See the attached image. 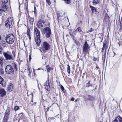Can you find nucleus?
Masks as SVG:
<instances>
[{"instance_id": "obj_22", "label": "nucleus", "mask_w": 122, "mask_h": 122, "mask_svg": "<svg viewBox=\"0 0 122 122\" xmlns=\"http://www.w3.org/2000/svg\"><path fill=\"white\" fill-rule=\"evenodd\" d=\"M5 4H4V5H2V8L3 9V10L4 11L6 10L7 9V7L6 6Z\"/></svg>"}, {"instance_id": "obj_27", "label": "nucleus", "mask_w": 122, "mask_h": 122, "mask_svg": "<svg viewBox=\"0 0 122 122\" xmlns=\"http://www.w3.org/2000/svg\"><path fill=\"white\" fill-rule=\"evenodd\" d=\"M67 72L68 74H70V66L69 65H67Z\"/></svg>"}, {"instance_id": "obj_14", "label": "nucleus", "mask_w": 122, "mask_h": 122, "mask_svg": "<svg viewBox=\"0 0 122 122\" xmlns=\"http://www.w3.org/2000/svg\"><path fill=\"white\" fill-rule=\"evenodd\" d=\"M6 95V92L4 89H0V96L3 97Z\"/></svg>"}, {"instance_id": "obj_8", "label": "nucleus", "mask_w": 122, "mask_h": 122, "mask_svg": "<svg viewBox=\"0 0 122 122\" xmlns=\"http://www.w3.org/2000/svg\"><path fill=\"white\" fill-rule=\"evenodd\" d=\"M106 44H104L103 45V46L102 48V52H103L102 59L105 60V59L106 52Z\"/></svg>"}, {"instance_id": "obj_13", "label": "nucleus", "mask_w": 122, "mask_h": 122, "mask_svg": "<svg viewBox=\"0 0 122 122\" xmlns=\"http://www.w3.org/2000/svg\"><path fill=\"white\" fill-rule=\"evenodd\" d=\"M95 98L94 97L90 95H88L87 98L85 99V100H89L91 102H93L95 100Z\"/></svg>"}, {"instance_id": "obj_17", "label": "nucleus", "mask_w": 122, "mask_h": 122, "mask_svg": "<svg viewBox=\"0 0 122 122\" xmlns=\"http://www.w3.org/2000/svg\"><path fill=\"white\" fill-rule=\"evenodd\" d=\"M77 32V30H75L72 33H70V35L71 38L73 39V40H74V36L75 35Z\"/></svg>"}, {"instance_id": "obj_40", "label": "nucleus", "mask_w": 122, "mask_h": 122, "mask_svg": "<svg viewBox=\"0 0 122 122\" xmlns=\"http://www.w3.org/2000/svg\"><path fill=\"white\" fill-rule=\"evenodd\" d=\"M2 48L0 46V54H1L2 53Z\"/></svg>"}, {"instance_id": "obj_51", "label": "nucleus", "mask_w": 122, "mask_h": 122, "mask_svg": "<svg viewBox=\"0 0 122 122\" xmlns=\"http://www.w3.org/2000/svg\"><path fill=\"white\" fill-rule=\"evenodd\" d=\"M34 13L35 14H36V11H34Z\"/></svg>"}, {"instance_id": "obj_46", "label": "nucleus", "mask_w": 122, "mask_h": 122, "mask_svg": "<svg viewBox=\"0 0 122 122\" xmlns=\"http://www.w3.org/2000/svg\"><path fill=\"white\" fill-rule=\"evenodd\" d=\"M34 11H36V8L35 6H34Z\"/></svg>"}, {"instance_id": "obj_15", "label": "nucleus", "mask_w": 122, "mask_h": 122, "mask_svg": "<svg viewBox=\"0 0 122 122\" xmlns=\"http://www.w3.org/2000/svg\"><path fill=\"white\" fill-rule=\"evenodd\" d=\"M40 37L38 38L37 37L36 38L35 37V41L36 42L37 45L39 46L40 45L41 41L40 40Z\"/></svg>"}, {"instance_id": "obj_37", "label": "nucleus", "mask_w": 122, "mask_h": 122, "mask_svg": "<svg viewBox=\"0 0 122 122\" xmlns=\"http://www.w3.org/2000/svg\"><path fill=\"white\" fill-rule=\"evenodd\" d=\"M90 81H89L88 82V83H87L86 84V86L87 87H89L90 86Z\"/></svg>"}, {"instance_id": "obj_20", "label": "nucleus", "mask_w": 122, "mask_h": 122, "mask_svg": "<svg viewBox=\"0 0 122 122\" xmlns=\"http://www.w3.org/2000/svg\"><path fill=\"white\" fill-rule=\"evenodd\" d=\"M100 0H94L93 1L92 3L94 5L98 4L100 3Z\"/></svg>"}, {"instance_id": "obj_44", "label": "nucleus", "mask_w": 122, "mask_h": 122, "mask_svg": "<svg viewBox=\"0 0 122 122\" xmlns=\"http://www.w3.org/2000/svg\"><path fill=\"white\" fill-rule=\"evenodd\" d=\"M93 60L94 61H96L97 60V58L95 57H94L93 58Z\"/></svg>"}, {"instance_id": "obj_35", "label": "nucleus", "mask_w": 122, "mask_h": 122, "mask_svg": "<svg viewBox=\"0 0 122 122\" xmlns=\"http://www.w3.org/2000/svg\"><path fill=\"white\" fill-rule=\"evenodd\" d=\"M60 87L62 91L63 92H65V89L63 86L62 85H61Z\"/></svg>"}, {"instance_id": "obj_42", "label": "nucleus", "mask_w": 122, "mask_h": 122, "mask_svg": "<svg viewBox=\"0 0 122 122\" xmlns=\"http://www.w3.org/2000/svg\"><path fill=\"white\" fill-rule=\"evenodd\" d=\"M31 55H30L29 56V61H31Z\"/></svg>"}, {"instance_id": "obj_19", "label": "nucleus", "mask_w": 122, "mask_h": 122, "mask_svg": "<svg viewBox=\"0 0 122 122\" xmlns=\"http://www.w3.org/2000/svg\"><path fill=\"white\" fill-rule=\"evenodd\" d=\"M5 60L3 57H1L0 58V64L2 66L3 64L5 62Z\"/></svg>"}, {"instance_id": "obj_56", "label": "nucleus", "mask_w": 122, "mask_h": 122, "mask_svg": "<svg viewBox=\"0 0 122 122\" xmlns=\"http://www.w3.org/2000/svg\"><path fill=\"white\" fill-rule=\"evenodd\" d=\"M67 19H68V18H67Z\"/></svg>"}, {"instance_id": "obj_38", "label": "nucleus", "mask_w": 122, "mask_h": 122, "mask_svg": "<svg viewBox=\"0 0 122 122\" xmlns=\"http://www.w3.org/2000/svg\"><path fill=\"white\" fill-rule=\"evenodd\" d=\"M28 75L30 77H31V73L30 70H28Z\"/></svg>"}, {"instance_id": "obj_29", "label": "nucleus", "mask_w": 122, "mask_h": 122, "mask_svg": "<svg viewBox=\"0 0 122 122\" xmlns=\"http://www.w3.org/2000/svg\"><path fill=\"white\" fill-rule=\"evenodd\" d=\"M20 109L19 107L17 106H15L14 108V110L15 111H17Z\"/></svg>"}, {"instance_id": "obj_47", "label": "nucleus", "mask_w": 122, "mask_h": 122, "mask_svg": "<svg viewBox=\"0 0 122 122\" xmlns=\"http://www.w3.org/2000/svg\"><path fill=\"white\" fill-rule=\"evenodd\" d=\"M113 54L114 55L112 56V57H114V56H115V53L114 52H113Z\"/></svg>"}, {"instance_id": "obj_5", "label": "nucleus", "mask_w": 122, "mask_h": 122, "mask_svg": "<svg viewBox=\"0 0 122 122\" xmlns=\"http://www.w3.org/2000/svg\"><path fill=\"white\" fill-rule=\"evenodd\" d=\"M50 49V45L49 44L46 42H43L42 46L41 49L44 53L47 52V51L49 50Z\"/></svg>"}, {"instance_id": "obj_12", "label": "nucleus", "mask_w": 122, "mask_h": 122, "mask_svg": "<svg viewBox=\"0 0 122 122\" xmlns=\"http://www.w3.org/2000/svg\"><path fill=\"white\" fill-rule=\"evenodd\" d=\"M0 84L2 85V86L5 87L6 86V83L5 81L0 76Z\"/></svg>"}, {"instance_id": "obj_52", "label": "nucleus", "mask_w": 122, "mask_h": 122, "mask_svg": "<svg viewBox=\"0 0 122 122\" xmlns=\"http://www.w3.org/2000/svg\"><path fill=\"white\" fill-rule=\"evenodd\" d=\"M54 2L55 3L56 2V1L55 0H54Z\"/></svg>"}, {"instance_id": "obj_50", "label": "nucleus", "mask_w": 122, "mask_h": 122, "mask_svg": "<svg viewBox=\"0 0 122 122\" xmlns=\"http://www.w3.org/2000/svg\"><path fill=\"white\" fill-rule=\"evenodd\" d=\"M116 122V121H115V120H114L113 121V122Z\"/></svg>"}, {"instance_id": "obj_34", "label": "nucleus", "mask_w": 122, "mask_h": 122, "mask_svg": "<svg viewBox=\"0 0 122 122\" xmlns=\"http://www.w3.org/2000/svg\"><path fill=\"white\" fill-rule=\"evenodd\" d=\"M2 3L4 4H5L8 2V0H1Z\"/></svg>"}, {"instance_id": "obj_21", "label": "nucleus", "mask_w": 122, "mask_h": 122, "mask_svg": "<svg viewBox=\"0 0 122 122\" xmlns=\"http://www.w3.org/2000/svg\"><path fill=\"white\" fill-rule=\"evenodd\" d=\"M90 7L93 13L96 12V9L95 7L91 5L90 6Z\"/></svg>"}, {"instance_id": "obj_43", "label": "nucleus", "mask_w": 122, "mask_h": 122, "mask_svg": "<svg viewBox=\"0 0 122 122\" xmlns=\"http://www.w3.org/2000/svg\"><path fill=\"white\" fill-rule=\"evenodd\" d=\"M92 31H93L92 29V28H91L89 30V32H92Z\"/></svg>"}, {"instance_id": "obj_36", "label": "nucleus", "mask_w": 122, "mask_h": 122, "mask_svg": "<svg viewBox=\"0 0 122 122\" xmlns=\"http://www.w3.org/2000/svg\"><path fill=\"white\" fill-rule=\"evenodd\" d=\"M46 2L49 5L51 4V2L50 0H46Z\"/></svg>"}, {"instance_id": "obj_4", "label": "nucleus", "mask_w": 122, "mask_h": 122, "mask_svg": "<svg viewBox=\"0 0 122 122\" xmlns=\"http://www.w3.org/2000/svg\"><path fill=\"white\" fill-rule=\"evenodd\" d=\"M5 71L7 74L13 75L14 72V70L12 66L10 65H7L5 68Z\"/></svg>"}, {"instance_id": "obj_7", "label": "nucleus", "mask_w": 122, "mask_h": 122, "mask_svg": "<svg viewBox=\"0 0 122 122\" xmlns=\"http://www.w3.org/2000/svg\"><path fill=\"white\" fill-rule=\"evenodd\" d=\"M43 33L46 34V36L47 38H49L51 34V30L48 27H46L44 29Z\"/></svg>"}, {"instance_id": "obj_24", "label": "nucleus", "mask_w": 122, "mask_h": 122, "mask_svg": "<svg viewBox=\"0 0 122 122\" xmlns=\"http://www.w3.org/2000/svg\"><path fill=\"white\" fill-rule=\"evenodd\" d=\"M10 109L8 108L6 109L5 114L9 115L10 114Z\"/></svg>"}, {"instance_id": "obj_6", "label": "nucleus", "mask_w": 122, "mask_h": 122, "mask_svg": "<svg viewBox=\"0 0 122 122\" xmlns=\"http://www.w3.org/2000/svg\"><path fill=\"white\" fill-rule=\"evenodd\" d=\"M82 49L83 53L84 54H86L89 52L90 47L86 41H85L84 44L82 47Z\"/></svg>"}, {"instance_id": "obj_16", "label": "nucleus", "mask_w": 122, "mask_h": 122, "mask_svg": "<svg viewBox=\"0 0 122 122\" xmlns=\"http://www.w3.org/2000/svg\"><path fill=\"white\" fill-rule=\"evenodd\" d=\"M14 85L12 83H10L8 86V89L9 91H11L13 90Z\"/></svg>"}, {"instance_id": "obj_1", "label": "nucleus", "mask_w": 122, "mask_h": 122, "mask_svg": "<svg viewBox=\"0 0 122 122\" xmlns=\"http://www.w3.org/2000/svg\"><path fill=\"white\" fill-rule=\"evenodd\" d=\"M14 56L10 52L7 51L6 52H3V54L5 58V60H13V59L15 57V53H13V51L12 52Z\"/></svg>"}, {"instance_id": "obj_45", "label": "nucleus", "mask_w": 122, "mask_h": 122, "mask_svg": "<svg viewBox=\"0 0 122 122\" xmlns=\"http://www.w3.org/2000/svg\"><path fill=\"white\" fill-rule=\"evenodd\" d=\"M71 101H74V99L73 98H71Z\"/></svg>"}, {"instance_id": "obj_41", "label": "nucleus", "mask_w": 122, "mask_h": 122, "mask_svg": "<svg viewBox=\"0 0 122 122\" xmlns=\"http://www.w3.org/2000/svg\"><path fill=\"white\" fill-rule=\"evenodd\" d=\"M9 115L5 114L4 117H7L9 118Z\"/></svg>"}, {"instance_id": "obj_2", "label": "nucleus", "mask_w": 122, "mask_h": 122, "mask_svg": "<svg viewBox=\"0 0 122 122\" xmlns=\"http://www.w3.org/2000/svg\"><path fill=\"white\" fill-rule=\"evenodd\" d=\"M5 40L8 43L12 44L13 43L15 40L14 36L11 34L8 35L6 37Z\"/></svg>"}, {"instance_id": "obj_30", "label": "nucleus", "mask_w": 122, "mask_h": 122, "mask_svg": "<svg viewBox=\"0 0 122 122\" xmlns=\"http://www.w3.org/2000/svg\"><path fill=\"white\" fill-rule=\"evenodd\" d=\"M65 3L67 4H69L71 3V0H65Z\"/></svg>"}, {"instance_id": "obj_31", "label": "nucleus", "mask_w": 122, "mask_h": 122, "mask_svg": "<svg viewBox=\"0 0 122 122\" xmlns=\"http://www.w3.org/2000/svg\"><path fill=\"white\" fill-rule=\"evenodd\" d=\"M27 34L28 36H30V30L29 29H28L27 30Z\"/></svg>"}, {"instance_id": "obj_33", "label": "nucleus", "mask_w": 122, "mask_h": 122, "mask_svg": "<svg viewBox=\"0 0 122 122\" xmlns=\"http://www.w3.org/2000/svg\"><path fill=\"white\" fill-rule=\"evenodd\" d=\"M4 71L2 68H0V73L1 74H4Z\"/></svg>"}, {"instance_id": "obj_26", "label": "nucleus", "mask_w": 122, "mask_h": 122, "mask_svg": "<svg viewBox=\"0 0 122 122\" xmlns=\"http://www.w3.org/2000/svg\"><path fill=\"white\" fill-rule=\"evenodd\" d=\"M5 11L3 9H0V15H3Z\"/></svg>"}, {"instance_id": "obj_23", "label": "nucleus", "mask_w": 122, "mask_h": 122, "mask_svg": "<svg viewBox=\"0 0 122 122\" xmlns=\"http://www.w3.org/2000/svg\"><path fill=\"white\" fill-rule=\"evenodd\" d=\"M34 20V19L33 18H31L30 20V24L33 25Z\"/></svg>"}, {"instance_id": "obj_32", "label": "nucleus", "mask_w": 122, "mask_h": 122, "mask_svg": "<svg viewBox=\"0 0 122 122\" xmlns=\"http://www.w3.org/2000/svg\"><path fill=\"white\" fill-rule=\"evenodd\" d=\"M8 118H9L7 117H4V119H3V121H4V122H7V121L8 119Z\"/></svg>"}, {"instance_id": "obj_28", "label": "nucleus", "mask_w": 122, "mask_h": 122, "mask_svg": "<svg viewBox=\"0 0 122 122\" xmlns=\"http://www.w3.org/2000/svg\"><path fill=\"white\" fill-rule=\"evenodd\" d=\"M46 67L47 69L48 72H50L51 70V68L50 67L49 65H47L46 66Z\"/></svg>"}, {"instance_id": "obj_53", "label": "nucleus", "mask_w": 122, "mask_h": 122, "mask_svg": "<svg viewBox=\"0 0 122 122\" xmlns=\"http://www.w3.org/2000/svg\"><path fill=\"white\" fill-rule=\"evenodd\" d=\"M65 13H64V15H65Z\"/></svg>"}, {"instance_id": "obj_3", "label": "nucleus", "mask_w": 122, "mask_h": 122, "mask_svg": "<svg viewBox=\"0 0 122 122\" xmlns=\"http://www.w3.org/2000/svg\"><path fill=\"white\" fill-rule=\"evenodd\" d=\"M13 24V19L11 17H10L7 19L5 22V26L8 28H11Z\"/></svg>"}, {"instance_id": "obj_55", "label": "nucleus", "mask_w": 122, "mask_h": 122, "mask_svg": "<svg viewBox=\"0 0 122 122\" xmlns=\"http://www.w3.org/2000/svg\"><path fill=\"white\" fill-rule=\"evenodd\" d=\"M33 72H34V74H35V72H34V71H33Z\"/></svg>"}, {"instance_id": "obj_9", "label": "nucleus", "mask_w": 122, "mask_h": 122, "mask_svg": "<svg viewBox=\"0 0 122 122\" xmlns=\"http://www.w3.org/2000/svg\"><path fill=\"white\" fill-rule=\"evenodd\" d=\"M44 86L46 90L48 91H50V87L48 77L45 83Z\"/></svg>"}, {"instance_id": "obj_49", "label": "nucleus", "mask_w": 122, "mask_h": 122, "mask_svg": "<svg viewBox=\"0 0 122 122\" xmlns=\"http://www.w3.org/2000/svg\"><path fill=\"white\" fill-rule=\"evenodd\" d=\"M33 98H32V99H31V101L32 102H33Z\"/></svg>"}, {"instance_id": "obj_25", "label": "nucleus", "mask_w": 122, "mask_h": 122, "mask_svg": "<svg viewBox=\"0 0 122 122\" xmlns=\"http://www.w3.org/2000/svg\"><path fill=\"white\" fill-rule=\"evenodd\" d=\"M13 66L14 68L15 69L16 71H17L18 68H17V66L16 64L15 63L13 64Z\"/></svg>"}, {"instance_id": "obj_10", "label": "nucleus", "mask_w": 122, "mask_h": 122, "mask_svg": "<svg viewBox=\"0 0 122 122\" xmlns=\"http://www.w3.org/2000/svg\"><path fill=\"white\" fill-rule=\"evenodd\" d=\"M44 23L45 22L43 20H39L38 21L37 26L39 28L42 27L43 26Z\"/></svg>"}, {"instance_id": "obj_54", "label": "nucleus", "mask_w": 122, "mask_h": 122, "mask_svg": "<svg viewBox=\"0 0 122 122\" xmlns=\"http://www.w3.org/2000/svg\"><path fill=\"white\" fill-rule=\"evenodd\" d=\"M43 56L42 57V59H43Z\"/></svg>"}, {"instance_id": "obj_48", "label": "nucleus", "mask_w": 122, "mask_h": 122, "mask_svg": "<svg viewBox=\"0 0 122 122\" xmlns=\"http://www.w3.org/2000/svg\"><path fill=\"white\" fill-rule=\"evenodd\" d=\"M29 39L30 40L31 39V37H30V36H29Z\"/></svg>"}, {"instance_id": "obj_11", "label": "nucleus", "mask_w": 122, "mask_h": 122, "mask_svg": "<svg viewBox=\"0 0 122 122\" xmlns=\"http://www.w3.org/2000/svg\"><path fill=\"white\" fill-rule=\"evenodd\" d=\"M34 35L36 36V37L38 38L40 37V34L39 30L37 28H34Z\"/></svg>"}, {"instance_id": "obj_18", "label": "nucleus", "mask_w": 122, "mask_h": 122, "mask_svg": "<svg viewBox=\"0 0 122 122\" xmlns=\"http://www.w3.org/2000/svg\"><path fill=\"white\" fill-rule=\"evenodd\" d=\"M115 121L117 122H122V118L120 116H118L115 119Z\"/></svg>"}, {"instance_id": "obj_39", "label": "nucleus", "mask_w": 122, "mask_h": 122, "mask_svg": "<svg viewBox=\"0 0 122 122\" xmlns=\"http://www.w3.org/2000/svg\"><path fill=\"white\" fill-rule=\"evenodd\" d=\"M77 30H78V31L79 32H81V30L80 27H78L77 28Z\"/></svg>"}]
</instances>
